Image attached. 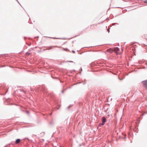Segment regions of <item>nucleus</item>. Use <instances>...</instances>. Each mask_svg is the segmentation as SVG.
Here are the masks:
<instances>
[{"label": "nucleus", "mask_w": 147, "mask_h": 147, "mask_svg": "<svg viewBox=\"0 0 147 147\" xmlns=\"http://www.w3.org/2000/svg\"><path fill=\"white\" fill-rule=\"evenodd\" d=\"M145 3H147V1H145Z\"/></svg>", "instance_id": "obj_7"}, {"label": "nucleus", "mask_w": 147, "mask_h": 147, "mask_svg": "<svg viewBox=\"0 0 147 147\" xmlns=\"http://www.w3.org/2000/svg\"><path fill=\"white\" fill-rule=\"evenodd\" d=\"M107 51L109 53H111L112 51V50L111 49H108L107 50Z\"/></svg>", "instance_id": "obj_6"}, {"label": "nucleus", "mask_w": 147, "mask_h": 147, "mask_svg": "<svg viewBox=\"0 0 147 147\" xmlns=\"http://www.w3.org/2000/svg\"><path fill=\"white\" fill-rule=\"evenodd\" d=\"M114 51H115L116 53H117V54H118L119 53L118 52L119 51V49L118 48H114Z\"/></svg>", "instance_id": "obj_2"}, {"label": "nucleus", "mask_w": 147, "mask_h": 147, "mask_svg": "<svg viewBox=\"0 0 147 147\" xmlns=\"http://www.w3.org/2000/svg\"><path fill=\"white\" fill-rule=\"evenodd\" d=\"M142 83L143 84V86L147 88V81L145 80L142 82Z\"/></svg>", "instance_id": "obj_1"}, {"label": "nucleus", "mask_w": 147, "mask_h": 147, "mask_svg": "<svg viewBox=\"0 0 147 147\" xmlns=\"http://www.w3.org/2000/svg\"><path fill=\"white\" fill-rule=\"evenodd\" d=\"M106 121V119L105 117H103L102 119V123L101 124V125H104Z\"/></svg>", "instance_id": "obj_3"}, {"label": "nucleus", "mask_w": 147, "mask_h": 147, "mask_svg": "<svg viewBox=\"0 0 147 147\" xmlns=\"http://www.w3.org/2000/svg\"><path fill=\"white\" fill-rule=\"evenodd\" d=\"M94 24L91 25L90 26V28L91 29H92L94 28Z\"/></svg>", "instance_id": "obj_5"}, {"label": "nucleus", "mask_w": 147, "mask_h": 147, "mask_svg": "<svg viewBox=\"0 0 147 147\" xmlns=\"http://www.w3.org/2000/svg\"><path fill=\"white\" fill-rule=\"evenodd\" d=\"M20 141V140L19 139H17L16 140V142H15L16 144H18V143H19Z\"/></svg>", "instance_id": "obj_4"}]
</instances>
